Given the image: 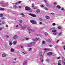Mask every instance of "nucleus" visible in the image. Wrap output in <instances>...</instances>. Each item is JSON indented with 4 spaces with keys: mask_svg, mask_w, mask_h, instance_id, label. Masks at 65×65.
I'll use <instances>...</instances> for the list:
<instances>
[{
    "mask_svg": "<svg viewBox=\"0 0 65 65\" xmlns=\"http://www.w3.org/2000/svg\"><path fill=\"white\" fill-rule=\"evenodd\" d=\"M35 44V42H31L29 43V44L28 45V47H31L32 46V45Z\"/></svg>",
    "mask_w": 65,
    "mask_h": 65,
    "instance_id": "1",
    "label": "nucleus"
},
{
    "mask_svg": "<svg viewBox=\"0 0 65 65\" xmlns=\"http://www.w3.org/2000/svg\"><path fill=\"white\" fill-rule=\"evenodd\" d=\"M25 9L26 10L29 11V10H31V8L28 6H26L25 7Z\"/></svg>",
    "mask_w": 65,
    "mask_h": 65,
    "instance_id": "2",
    "label": "nucleus"
},
{
    "mask_svg": "<svg viewBox=\"0 0 65 65\" xmlns=\"http://www.w3.org/2000/svg\"><path fill=\"white\" fill-rule=\"evenodd\" d=\"M30 23L32 24H37V23L36 21L32 20H30Z\"/></svg>",
    "mask_w": 65,
    "mask_h": 65,
    "instance_id": "3",
    "label": "nucleus"
},
{
    "mask_svg": "<svg viewBox=\"0 0 65 65\" xmlns=\"http://www.w3.org/2000/svg\"><path fill=\"white\" fill-rule=\"evenodd\" d=\"M27 30H29V31H30L31 32H34V30L31 29L30 28V27H28L27 28Z\"/></svg>",
    "mask_w": 65,
    "mask_h": 65,
    "instance_id": "4",
    "label": "nucleus"
},
{
    "mask_svg": "<svg viewBox=\"0 0 65 65\" xmlns=\"http://www.w3.org/2000/svg\"><path fill=\"white\" fill-rule=\"evenodd\" d=\"M52 55V53L51 52H49L47 54V55H48V56H51V55Z\"/></svg>",
    "mask_w": 65,
    "mask_h": 65,
    "instance_id": "5",
    "label": "nucleus"
},
{
    "mask_svg": "<svg viewBox=\"0 0 65 65\" xmlns=\"http://www.w3.org/2000/svg\"><path fill=\"white\" fill-rule=\"evenodd\" d=\"M65 58H64V57L62 58V63H64V65H65Z\"/></svg>",
    "mask_w": 65,
    "mask_h": 65,
    "instance_id": "6",
    "label": "nucleus"
},
{
    "mask_svg": "<svg viewBox=\"0 0 65 65\" xmlns=\"http://www.w3.org/2000/svg\"><path fill=\"white\" fill-rule=\"evenodd\" d=\"M29 15L31 16L32 17H36V15L34 14H29Z\"/></svg>",
    "mask_w": 65,
    "mask_h": 65,
    "instance_id": "7",
    "label": "nucleus"
},
{
    "mask_svg": "<svg viewBox=\"0 0 65 65\" xmlns=\"http://www.w3.org/2000/svg\"><path fill=\"white\" fill-rule=\"evenodd\" d=\"M17 43V41H14L13 42L12 44L14 45H15Z\"/></svg>",
    "mask_w": 65,
    "mask_h": 65,
    "instance_id": "8",
    "label": "nucleus"
},
{
    "mask_svg": "<svg viewBox=\"0 0 65 65\" xmlns=\"http://www.w3.org/2000/svg\"><path fill=\"white\" fill-rule=\"evenodd\" d=\"M61 60H60L58 62V65H61Z\"/></svg>",
    "mask_w": 65,
    "mask_h": 65,
    "instance_id": "9",
    "label": "nucleus"
},
{
    "mask_svg": "<svg viewBox=\"0 0 65 65\" xmlns=\"http://www.w3.org/2000/svg\"><path fill=\"white\" fill-rule=\"evenodd\" d=\"M17 38H18V36L16 35H15L13 37V39H16Z\"/></svg>",
    "mask_w": 65,
    "mask_h": 65,
    "instance_id": "10",
    "label": "nucleus"
},
{
    "mask_svg": "<svg viewBox=\"0 0 65 65\" xmlns=\"http://www.w3.org/2000/svg\"><path fill=\"white\" fill-rule=\"evenodd\" d=\"M57 28L58 29H62V26H58Z\"/></svg>",
    "mask_w": 65,
    "mask_h": 65,
    "instance_id": "11",
    "label": "nucleus"
},
{
    "mask_svg": "<svg viewBox=\"0 0 65 65\" xmlns=\"http://www.w3.org/2000/svg\"><path fill=\"white\" fill-rule=\"evenodd\" d=\"M2 56L3 57H5L6 56V55L5 54H3L2 55Z\"/></svg>",
    "mask_w": 65,
    "mask_h": 65,
    "instance_id": "12",
    "label": "nucleus"
},
{
    "mask_svg": "<svg viewBox=\"0 0 65 65\" xmlns=\"http://www.w3.org/2000/svg\"><path fill=\"white\" fill-rule=\"evenodd\" d=\"M39 39V38H36V39H33V41H37V40H38V39Z\"/></svg>",
    "mask_w": 65,
    "mask_h": 65,
    "instance_id": "13",
    "label": "nucleus"
},
{
    "mask_svg": "<svg viewBox=\"0 0 65 65\" xmlns=\"http://www.w3.org/2000/svg\"><path fill=\"white\" fill-rule=\"evenodd\" d=\"M45 18H46V19H50V17L49 16H45Z\"/></svg>",
    "mask_w": 65,
    "mask_h": 65,
    "instance_id": "14",
    "label": "nucleus"
},
{
    "mask_svg": "<svg viewBox=\"0 0 65 65\" xmlns=\"http://www.w3.org/2000/svg\"><path fill=\"white\" fill-rule=\"evenodd\" d=\"M36 12H37V13H39L40 12V10L38 9L36 11Z\"/></svg>",
    "mask_w": 65,
    "mask_h": 65,
    "instance_id": "15",
    "label": "nucleus"
},
{
    "mask_svg": "<svg viewBox=\"0 0 65 65\" xmlns=\"http://www.w3.org/2000/svg\"><path fill=\"white\" fill-rule=\"evenodd\" d=\"M27 60H25L24 61V63L23 64V65H24L25 64L26 65L27 64Z\"/></svg>",
    "mask_w": 65,
    "mask_h": 65,
    "instance_id": "16",
    "label": "nucleus"
},
{
    "mask_svg": "<svg viewBox=\"0 0 65 65\" xmlns=\"http://www.w3.org/2000/svg\"><path fill=\"white\" fill-rule=\"evenodd\" d=\"M5 9L4 8H0V10H2V11H3V10H4Z\"/></svg>",
    "mask_w": 65,
    "mask_h": 65,
    "instance_id": "17",
    "label": "nucleus"
},
{
    "mask_svg": "<svg viewBox=\"0 0 65 65\" xmlns=\"http://www.w3.org/2000/svg\"><path fill=\"white\" fill-rule=\"evenodd\" d=\"M52 32L53 33H55L57 32V30H54L52 31Z\"/></svg>",
    "mask_w": 65,
    "mask_h": 65,
    "instance_id": "18",
    "label": "nucleus"
},
{
    "mask_svg": "<svg viewBox=\"0 0 65 65\" xmlns=\"http://www.w3.org/2000/svg\"><path fill=\"white\" fill-rule=\"evenodd\" d=\"M26 28V26H23L22 27V29H25Z\"/></svg>",
    "mask_w": 65,
    "mask_h": 65,
    "instance_id": "19",
    "label": "nucleus"
},
{
    "mask_svg": "<svg viewBox=\"0 0 65 65\" xmlns=\"http://www.w3.org/2000/svg\"><path fill=\"white\" fill-rule=\"evenodd\" d=\"M11 52H13L14 51V50L13 48H11Z\"/></svg>",
    "mask_w": 65,
    "mask_h": 65,
    "instance_id": "20",
    "label": "nucleus"
},
{
    "mask_svg": "<svg viewBox=\"0 0 65 65\" xmlns=\"http://www.w3.org/2000/svg\"><path fill=\"white\" fill-rule=\"evenodd\" d=\"M14 8H18V7L17 6H16V5H15L14 6Z\"/></svg>",
    "mask_w": 65,
    "mask_h": 65,
    "instance_id": "21",
    "label": "nucleus"
},
{
    "mask_svg": "<svg viewBox=\"0 0 65 65\" xmlns=\"http://www.w3.org/2000/svg\"><path fill=\"white\" fill-rule=\"evenodd\" d=\"M62 32H61L60 33H59L58 34V35H62Z\"/></svg>",
    "mask_w": 65,
    "mask_h": 65,
    "instance_id": "22",
    "label": "nucleus"
},
{
    "mask_svg": "<svg viewBox=\"0 0 65 65\" xmlns=\"http://www.w3.org/2000/svg\"><path fill=\"white\" fill-rule=\"evenodd\" d=\"M57 2H55L54 3L53 5H57Z\"/></svg>",
    "mask_w": 65,
    "mask_h": 65,
    "instance_id": "23",
    "label": "nucleus"
},
{
    "mask_svg": "<svg viewBox=\"0 0 65 65\" xmlns=\"http://www.w3.org/2000/svg\"><path fill=\"white\" fill-rule=\"evenodd\" d=\"M57 8H58V9H60L61 7L59 5L57 6Z\"/></svg>",
    "mask_w": 65,
    "mask_h": 65,
    "instance_id": "24",
    "label": "nucleus"
},
{
    "mask_svg": "<svg viewBox=\"0 0 65 65\" xmlns=\"http://www.w3.org/2000/svg\"><path fill=\"white\" fill-rule=\"evenodd\" d=\"M47 41H48L49 42H51V40L49 39H48V40H47Z\"/></svg>",
    "mask_w": 65,
    "mask_h": 65,
    "instance_id": "25",
    "label": "nucleus"
},
{
    "mask_svg": "<svg viewBox=\"0 0 65 65\" xmlns=\"http://www.w3.org/2000/svg\"><path fill=\"white\" fill-rule=\"evenodd\" d=\"M18 21H19V23H22V22H23L22 20H18Z\"/></svg>",
    "mask_w": 65,
    "mask_h": 65,
    "instance_id": "26",
    "label": "nucleus"
},
{
    "mask_svg": "<svg viewBox=\"0 0 65 65\" xmlns=\"http://www.w3.org/2000/svg\"><path fill=\"white\" fill-rule=\"evenodd\" d=\"M42 42L43 44H45V41H42Z\"/></svg>",
    "mask_w": 65,
    "mask_h": 65,
    "instance_id": "27",
    "label": "nucleus"
},
{
    "mask_svg": "<svg viewBox=\"0 0 65 65\" xmlns=\"http://www.w3.org/2000/svg\"><path fill=\"white\" fill-rule=\"evenodd\" d=\"M5 36L7 38H9V36H8L7 35H5Z\"/></svg>",
    "mask_w": 65,
    "mask_h": 65,
    "instance_id": "28",
    "label": "nucleus"
},
{
    "mask_svg": "<svg viewBox=\"0 0 65 65\" xmlns=\"http://www.w3.org/2000/svg\"><path fill=\"white\" fill-rule=\"evenodd\" d=\"M46 5L47 6H48H48H50V5H49V4L48 3H46Z\"/></svg>",
    "mask_w": 65,
    "mask_h": 65,
    "instance_id": "29",
    "label": "nucleus"
},
{
    "mask_svg": "<svg viewBox=\"0 0 65 65\" xmlns=\"http://www.w3.org/2000/svg\"><path fill=\"white\" fill-rule=\"evenodd\" d=\"M3 17V14H0V17Z\"/></svg>",
    "mask_w": 65,
    "mask_h": 65,
    "instance_id": "30",
    "label": "nucleus"
},
{
    "mask_svg": "<svg viewBox=\"0 0 65 65\" xmlns=\"http://www.w3.org/2000/svg\"><path fill=\"white\" fill-rule=\"evenodd\" d=\"M5 23V22H3V21H2V24H4Z\"/></svg>",
    "mask_w": 65,
    "mask_h": 65,
    "instance_id": "31",
    "label": "nucleus"
},
{
    "mask_svg": "<svg viewBox=\"0 0 65 65\" xmlns=\"http://www.w3.org/2000/svg\"><path fill=\"white\" fill-rule=\"evenodd\" d=\"M9 45L10 46L12 45V43H11V42H10Z\"/></svg>",
    "mask_w": 65,
    "mask_h": 65,
    "instance_id": "32",
    "label": "nucleus"
},
{
    "mask_svg": "<svg viewBox=\"0 0 65 65\" xmlns=\"http://www.w3.org/2000/svg\"><path fill=\"white\" fill-rule=\"evenodd\" d=\"M53 26H55L56 25V24L55 23H54L52 24Z\"/></svg>",
    "mask_w": 65,
    "mask_h": 65,
    "instance_id": "33",
    "label": "nucleus"
},
{
    "mask_svg": "<svg viewBox=\"0 0 65 65\" xmlns=\"http://www.w3.org/2000/svg\"><path fill=\"white\" fill-rule=\"evenodd\" d=\"M32 50V48H29V51H31Z\"/></svg>",
    "mask_w": 65,
    "mask_h": 65,
    "instance_id": "34",
    "label": "nucleus"
},
{
    "mask_svg": "<svg viewBox=\"0 0 65 65\" xmlns=\"http://www.w3.org/2000/svg\"><path fill=\"white\" fill-rule=\"evenodd\" d=\"M21 2H22L21 1H18V3L19 4V3H21Z\"/></svg>",
    "mask_w": 65,
    "mask_h": 65,
    "instance_id": "35",
    "label": "nucleus"
},
{
    "mask_svg": "<svg viewBox=\"0 0 65 65\" xmlns=\"http://www.w3.org/2000/svg\"><path fill=\"white\" fill-rule=\"evenodd\" d=\"M43 1H44V2H45V3H46V2H47V1L45 0H43Z\"/></svg>",
    "mask_w": 65,
    "mask_h": 65,
    "instance_id": "36",
    "label": "nucleus"
},
{
    "mask_svg": "<svg viewBox=\"0 0 65 65\" xmlns=\"http://www.w3.org/2000/svg\"><path fill=\"white\" fill-rule=\"evenodd\" d=\"M44 50H45V51H46L47 50H48V49H46V48L44 49Z\"/></svg>",
    "mask_w": 65,
    "mask_h": 65,
    "instance_id": "37",
    "label": "nucleus"
},
{
    "mask_svg": "<svg viewBox=\"0 0 65 65\" xmlns=\"http://www.w3.org/2000/svg\"><path fill=\"white\" fill-rule=\"evenodd\" d=\"M45 35H48V34H47L46 32H45Z\"/></svg>",
    "mask_w": 65,
    "mask_h": 65,
    "instance_id": "38",
    "label": "nucleus"
},
{
    "mask_svg": "<svg viewBox=\"0 0 65 65\" xmlns=\"http://www.w3.org/2000/svg\"><path fill=\"white\" fill-rule=\"evenodd\" d=\"M45 9L46 10H48V9L46 8H45Z\"/></svg>",
    "mask_w": 65,
    "mask_h": 65,
    "instance_id": "39",
    "label": "nucleus"
},
{
    "mask_svg": "<svg viewBox=\"0 0 65 65\" xmlns=\"http://www.w3.org/2000/svg\"><path fill=\"white\" fill-rule=\"evenodd\" d=\"M32 7H34V4H32Z\"/></svg>",
    "mask_w": 65,
    "mask_h": 65,
    "instance_id": "40",
    "label": "nucleus"
},
{
    "mask_svg": "<svg viewBox=\"0 0 65 65\" xmlns=\"http://www.w3.org/2000/svg\"><path fill=\"white\" fill-rule=\"evenodd\" d=\"M52 46H53V45H49V46L50 47H52Z\"/></svg>",
    "mask_w": 65,
    "mask_h": 65,
    "instance_id": "41",
    "label": "nucleus"
},
{
    "mask_svg": "<svg viewBox=\"0 0 65 65\" xmlns=\"http://www.w3.org/2000/svg\"><path fill=\"white\" fill-rule=\"evenodd\" d=\"M25 39L26 40H29V38H25Z\"/></svg>",
    "mask_w": 65,
    "mask_h": 65,
    "instance_id": "42",
    "label": "nucleus"
},
{
    "mask_svg": "<svg viewBox=\"0 0 65 65\" xmlns=\"http://www.w3.org/2000/svg\"><path fill=\"white\" fill-rule=\"evenodd\" d=\"M40 7H44V6L43 5H42Z\"/></svg>",
    "mask_w": 65,
    "mask_h": 65,
    "instance_id": "43",
    "label": "nucleus"
},
{
    "mask_svg": "<svg viewBox=\"0 0 65 65\" xmlns=\"http://www.w3.org/2000/svg\"><path fill=\"white\" fill-rule=\"evenodd\" d=\"M21 14L22 15H23V16H24V14H23L22 13H21Z\"/></svg>",
    "mask_w": 65,
    "mask_h": 65,
    "instance_id": "44",
    "label": "nucleus"
},
{
    "mask_svg": "<svg viewBox=\"0 0 65 65\" xmlns=\"http://www.w3.org/2000/svg\"><path fill=\"white\" fill-rule=\"evenodd\" d=\"M51 14H52V15H54V13H51Z\"/></svg>",
    "mask_w": 65,
    "mask_h": 65,
    "instance_id": "45",
    "label": "nucleus"
},
{
    "mask_svg": "<svg viewBox=\"0 0 65 65\" xmlns=\"http://www.w3.org/2000/svg\"><path fill=\"white\" fill-rule=\"evenodd\" d=\"M53 34H54V35H56V32H54L53 33Z\"/></svg>",
    "mask_w": 65,
    "mask_h": 65,
    "instance_id": "46",
    "label": "nucleus"
},
{
    "mask_svg": "<svg viewBox=\"0 0 65 65\" xmlns=\"http://www.w3.org/2000/svg\"><path fill=\"white\" fill-rule=\"evenodd\" d=\"M6 27V28H8V25H6L5 26Z\"/></svg>",
    "mask_w": 65,
    "mask_h": 65,
    "instance_id": "47",
    "label": "nucleus"
},
{
    "mask_svg": "<svg viewBox=\"0 0 65 65\" xmlns=\"http://www.w3.org/2000/svg\"><path fill=\"white\" fill-rule=\"evenodd\" d=\"M21 7H21V6H19V8H21Z\"/></svg>",
    "mask_w": 65,
    "mask_h": 65,
    "instance_id": "48",
    "label": "nucleus"
},
{
    "mask_svg": "<svg viewBox=\"0 0 65 65\" xmlns=\"http://www.w3.org/2000/svg\"><path fill=\"white\" fill-rule=\"evenodd\" d=\"M60 57H57V59H60Z\"/></svg>",
    "mask_w": 65,
    "mask_h": 65,
    "instance_id": "49",
    "label": "nucleus"
},
{
    "mask_svg": "<svg viewBox=\"0 0 65 65\" xmlns=\"http://www.w3.org/2000/svg\"><path fill=\"white\" fill-rule=\"evenodd\" d=\"M19 25L20 27H21V26H22V24H19Z\"/></svg>",
    "mask_w": 65,
    "mask_h": 65,
    "instance_id": "50",
    "label": "nucleus"
},
{
    "mask_svg": "<svg viewBox=\"0 0 65 65\" xmlns=\"http://www.w3.org/2000/svg\"><path fill=\"white\" fill-rule=\"evenodd\" d=\"M46 61L47 62H48V61H50V60H49V59H47V60H46Z\"/></svg>",
    "mask_w": 65,
    "mask_h": 65,
    "instance_id": "51",
    "label": "nucleus"
},
{
    "mask_svg": "<svg viewBox=\"0 0 65 65\" xmlns=\"http://www.w3.org/2000/svg\"><path fill=\"white\" fill-rule=\"evenodd\" d=\"M5 48H7V47L6 46H5Z\"/></svg>",
    "mask_w": 65,
    "mask_h": 65,
    "instance_id": "52",
    "label": "nucleus"
},
{
    "mask_svg": "<svg viewBox=\"0 0 65 65\" xmlns=\"http://www.w3.org/2000/svg\"><path fill=\"white\" fill-rule=\"evenodd\" d=\"M61 10H64V8H62V9H61Z\"/></svg>",
    "mask_w": 65,
    "mask_h": 65,
    "instance_id": "53",
    "label": "nucleus"
},
{
    "mask_svg": "<svg viewBox=\"0 0 65 65\" xmlns=\"http://www.w3.org/2000/svg\"><path fill=\"white\" fill-rule=\"evenodd\" d=\"M22 53H24V54H26V53H25L24 52H22Z\"/></svg>",
    "mask_w": 65,
    "mask_h": 65,
    "instance_id": "54",
    "label": "nucleus"
},
{
    "mask_svg": "<svg viewBox=\"0 0 65 65\" xmlns=\"http://www.w3.org/2000/svg\"><path fill=\"white\" fill-rule=\"evenodd\" d=\"M59 41H60L59 40H58L57 41V43H58V42H59Z\"/></svg>",
    "mask_w": 65,
    "mask_h": 65,
    "instance_id": "55",
    "label": "nucleus"
},
{
    "mask_svg": "<svg viewBox=\"0 0 65 65\" xmlns=\"http://www.w3.org/2000/svg\"><path fill=\"white\" fill-rule=\"evenodd\" d=\"M63 48L64 50H65V46H64V47H63Z\"/></svg>",
    "mask_w": 65,
    "mask_h": 65,
    "instance_id": "56",
    "label": "nucleus"
},
{
    "mask_svg": "<svg viewBox=\"0 0 65 65\" xmlns=\"http://www.w3.org/2000/svg\"><path fill=\"white\" fill-rule=\"evenodd\" d=\"M2 6H3V7H4L5 6V5H2Z\"/></svg>",
    "mask_w": 65,
    "mask_h": 65,
    "instance_id": "57",
    "label": "nucleus"
},
{
    "mask_svg": "<svg viewBox=\"0 0 65 65\" xmlns=\"http://www.w3.org/2000/svg\"><path fill=\"white\" fill-rule=\"evenodd\" d=\"M21 48H23V46H21Z\"/></svg>",
    "mask_w": 65,
    "mask_h": 65,
    "instance_id": "58",
    "label": "nucleus"
},
{
    "mask_svg": "<svg viewBox=\"0 0 65 65\" xmlns=\"http://www.w3.org/2000/svg\"><path fill=\"white\" fill-rule=\"evenodd\" d=\"M16 27H18V25H17V26H16Z\"/></svg>",
    "mask_w": 65,
    "mask_h": 65,
    "instance_id": "59",
    "label": "nucleus"
},
{
    "mask_svg": "<svg viewBox=\"0 0 65 65\" xmlns=\"http://www.w3.org/2000/svg\"><path fill=\"white\" fill-rule=\"evenodd\" d=\"M40 24H42V22H41L40 23Z\"/></svg>",
    "mask_w": 65,
    "mask_h": 65,
    "instance_id": "60",
    "label": "nucleus"
},
{
    "mask_svg": "<svg viewBox=\"0 0 65 65\" xmlns=\"http://www.w3.org/2000/svg\"><path fill=\"white\" fill-rule=\"evenodd\" d=\"M2 19H5V18H4V17H2Z\"/></svg>",
    "mask_w": 65,
    "mask_h": 65,
    "instance_id": "61",
    "label": "nucleus"
},
{
    "mask_svg": "<svg viewBox=\"0 0 65 65\" xmlns=\"http://www.w3.org/2000/svg\"><path fill=\"white\" fill-rule=\"evenodd\" d=\"M0 30H2V28H0Z\"/></svg>",
    "mask_w": 65,
    "mask_h": 65,
    "instance_id": "62",
    "label": "nucleus"
},
{
    "mask_svg": "<svg viewBox=\"0 0 65 65\" xmlns=\"http://www.w3.org/2000/svg\"><path fill=\"white\" fill-rule=\"evenodd\" d=\"M33 9H36V8H33Z\"/></svg>",
    "mask_w": 65,
    "mask_h": 65,
    "instance_id": "63",
    "label": "nucleus"
},
{
    "mask_svg": "<svg viewBox=\"0 0 65 65\" xmlns=\"http://www.w3.org/2000/svg\"><path fill=\"white\" fill-rule=\"evenodd\" d=\"M42 62H43V60H42Z\"/></svg>",
    "mask_w": 65,
    "mask_h": 65,
    "instance_id": "64",
    "label": "nucleus"
}]
</instances>
